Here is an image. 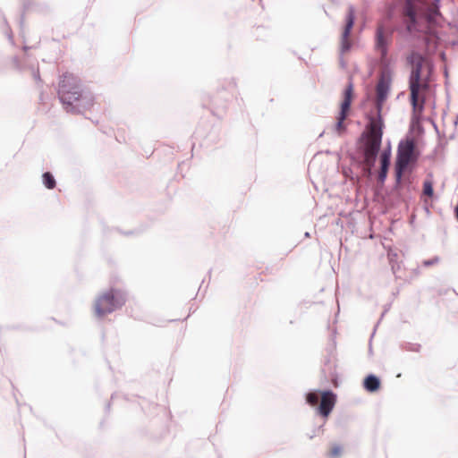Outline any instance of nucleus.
Returning a JSON list of instances; mask_svg holds the SVG:
<instances>
[{
    "instance_id": "obj_5",
    "label": "nucleus",
    "mask_w": 458,
    "mask_h": 458,
    "mask_svg": "<svg viewBox=\"0 0 458 458\" xmlns=\"http://www.w3.org/2000/svg\"><path fill=\"white\" fill-rule=\"evenodd\" d=\"M124 302L122 294L118 291L110 290L100 295L95 302L97 316L103 317L113 312L118 306Z\"/></svg>"
},
{
    "instance_id": "obj_7",
    "label": "nucleus",
    "mask_w": 458,
    "mask_h": 458,
    "mask_svg": "<svg viewBox=\"0 0 458 458\" xmlns=\"http://www.w3.org/2000/svg\"><path fill=\"white\" fill-rule=\"evenodd\" d=\"M353 84L352 82H349L348 86L344 91V100L341 104V110L339 115L337 116V123L335 125V129L338 132H342L344 130V121L349 114L350 107L352 101L353 99Z\"/></svg>"
},
{
    "instance_id": "obj_3",
    "label": "nucleus",
    "mask_w": 458,
    "mask_h": 458,
    "mask_svg": "<svg viewBox=\"0 0 458 458\" xmlns=\"http://www.w3.org/2000/svg\"><path fill=\"white\" fill-rule=\"evenodd\" d=\"M412 71L410 78L411 102L414 115L419 117L424 109V91L428 88V77L431 67L427 60L419 53L410 56Z\"/></svg>"
},
{
    "instance_id": "obj_8",
    "label": "nucleus",
    "mask_w": 458,
    "mask_h": 458,
    "mask_svg": "<svg viewBox=\"0 0 458 458\" xmlns=\"http://www.w3.org/2000/svg\"><path fill=\"white\" fill-rule=\"evenodd\" d=\"M403 13L405 16L407 30L410 33L420 32L424 30V28L420 24V21L418 17L415 7L410 1L405 4Z\"/></svg>"
},
{
    "instance_id": "obj_9",
    "label": "nucleus",
    "mask_w": 458,
    "mask_h": 458,
    "mask_svg": "<svg viewBox=\"0 0 458 458\" xmlns=\"http://www.w3.org/2000/svg\"><path fill=\"white\" fill-rule=\"evenodd\" d=\"M355 20V12L353 7H349L346 14V24L341 37V52L345 54L351 48L352 42L350 40V33L353 27Z\"/></svg>"
},
{
    "instance_id": "obj_6",
    "label": "nucleus",
    "mask_w": 458,
    "mask_h": 458,
    "mask_svg": "<svg viewBox=\"0 0 458 458\" xmlns=\"http://www.w3.org/2000/svg\"><path fill=\"white\" fill-rule=\"evenodd\" d=\"M393 30L380 23L376 31V48L380 53L381 60H385L387 55L388 47L392 42Z\"/></svg>"
},
{
    "instance_id": "obj_15",
    "label": "nucleus",
    "mask_w": 458,
    "mask_h": 458,
    "mask_svg": "<svg viewBox=\"0 0 458 458\" xmlns=\"http://www.w3.org/2000/svg\"><path fill=\"white\" fill-rule=\"evenodd\" d=\"M423 193L428 197H432L434 194L433 182L430 179H426L423 182Z\"/></svg>"
},
{
    "instance_id": "obj_13",
    "label": "nucleus",
    "mask_w": 458,
    "mask_h": 458,
    "mask_svg": "<svg viewBox=\"0 0 458 458\" xmlns=\"http://www.w3.org/2000/svg\"><path fill=\"white\" fill-rule=\"evenodd\" d=\"M42 178H43V182L47 189L52 190L55 187L56 182H55V180L51 173H49V172L44 173L42 175Z\"/></svg>"
},
{
    "instance_id": "obj_14",
    "label": "nucleus",
    "mask_w": 458,
    "mask_h": 458,
    "mask_svg": "<svg viewBox=\"0 0 458 458\" xmlns=\"http://www.w3.org/2000/svg\"><path fill=\"white\" fill-rule=\"evenodd\" d=\"M342 453L343 447L340 445L333 444L327 452V456L329 458H338L341 456Z\"/></svg>"
},
{
    "instance_id": "obj_1",
    "label": "nucleus",
    "mask_w": 458,
    "mask_h": 458,
    "mask_svg": "<svg viewBox=\"0 0 458 458\" xmlns=\"http://www.w3.org/2000/svg\"><path fill=\"white\" fill-rule=\"evenodd\" d=\"M390 89V78L386 74H382L377 84V112L368 116V123L361 134L363 142L364 165L370 174L374 166L376 158L380 149L384 122L381 116L382 104L387 98Z\"/></svg>"
},
{
    "instance_id": "obj_17",
    "label": "nucleus",
    "mask_w": 458,
    "mask_h": 458,
    "mask_svg": "<svg viewBox=\"0 0 458 458\" xmlns=\"http://www.w3.org/2000/svg\"><path fill=\"white\" fill-rule=\"evenodd\" d=\"M438 14V11L436 7H431L428 9V13L425 16V19L428 22H432L435 19V16Z\"/></svg>"
},
{
    "instance_id": "obj_4",
    "label": "nucleus",
    "mask_w": 458,
    "mask_h": 458,
    "mask_svg": "<svg viewBox=\"0 0 458 458\" xmlns=\"http://www.w3.org/2000/svg\"><path fill=\"white\" fill-rule=\"evenodd\" d=\"M418 156L415 152V144L412 140L401 142L398 146L396 158V178L399 181L409 165L417 161Z\"/></svg>"
},
{
    "instance_id": "obj_2",
    "label": "nucleus",
    "mask_w": 458,
    "mask_h": 458,
    "mask_svg": "<svg viewBox=\"0 0 458 458\" xmlns=\"http://www.w3.org/2000/svg\"><path fill=\"white\" fill-rule=\"evenodd\" d=\"M81 86L80 79L73 74L65 72L62 75L57 93L66 112L77 114L93 106L94 98L84 94Z\"/></svg>"
},
{
    "instance_id": "obj_12",
    "label": "nucleus",
    "mask_w": 458,
    "mask_h": 458,
    "mask_svg": "<svg viewBox=\"0 0 458 458\" xmlns=\"http://www.w3.org/2000/svg\"><path fill=\"white\" fill-rule=\"evenodd\" d=\"M364 387L369 392L377 391L380 387V381L376 376L369 375L364 380Z\"/></svg>"
},
{
    "instance_id": "obj_10",
    "label": "nucleus",
    "mask_w": 458,
    "mask_h": 458,
    "mask_svg": "<svg viewBox=\"0 0 458 458\" xmlns=\"http://www.w3.org/2000/svg\"><path fill=\"white\" fill-rule=\"evenodd\" d=\"M336 397L331 391L323 392L321 394L320 404L318 408V413L323 417H327L335 404Z\"/></svg>"
},
{
    "instance_id": "obj_11",
    "label": "nucleus",
    "mask_w": 458,
    "mask_h": 458,
    "mask_svg": "<svg viewBox=\"0 0 458 458\" xmlns=\"http://www.w3.org/2000/svg\"><path fill=\"white\" fill-rule=\"evenodd\" d=\"M381 168L378 174L379 181L383 182L387 174L388 166L390 165V152L384 151L380 157Z\"/></svg>"
},
{
    "instance_id": "obj_16",
    "label": "nucleus",
    "mask_w": 458,
    "mask_h": 458,
    "mask_svg": "<svg viewBox=\"0 0 458 458\" xmlns=\"http://www.w3.org/2000/svg\"><path fill=\"white\" fill-rule=\"evenodd\" d=\"M306 400L308 403H310L312 406H315L318 403V394L315 392H310L307 394Z\"/></svg>"
}]
</instances>
